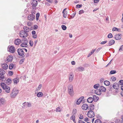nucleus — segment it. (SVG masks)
Here are the masks:
<instances>
[{
  "mask_svg": "<svg viewBox=\"0 0 123 123\" xmlns=\"http://www.w3.org/2000/svg\"><path fill=\"white\" fill-rule=\"evenodd\" d=\"M19 92V91L16 88H14L12 90L11 94L10 97L12 98H15Z\"/></svg>",
  "mask_w": 123,
  "mask_h": 123,
  "instance_id": "1",
  "label": "nucleus"
},
{
  "mask_svg": "<svg viewBox=\"0 0 123 123\" xmlns=\"http://www.w3.org/2000/svg\"><path fill=\"white\" fill-rule=\"evenodd\" d=\"M0 85L5 92L7 93L10 92V87L8 86L6 84L4 83H1Z\"/></svg>",
  "mask_w": 123,
  "mask_h": 123,
  "instance_id": "2",
  "label": "nucleus"
},
{
  "mask_svg": "<svg viewBox=\"0 0 123 123\" xmlns=\"http://www.w3.org/2000/svg\"><path fill=\"white\" fill-rule=\"evenodd\" d=\"M68 93L71 96H73L74 94V92L73 89V86L71 84H69L68 87Z\"/></svg>",
  "mask_w": 123,
  "mask_h": 123,
  "instance_id": "3",
  "label": "nucleus"
},
{
  "mask_svg": "<svg viewBox=\"0 0 123 123\" xmlns=\"http://www.w3.org/2000/svg\"><path fill=\"white\" fill-rule=\"evenodd\" d=\"M28 43V40L26 38H25L22 41V43L21 44V46L22 47H27L28 46L27 45Z\"/></svg>",
  "mask_w": 123,
  "mask_h": 123,
  "instance_id": "4",
  "label": "nucleus"
},
{
  "mask_svg": "<svg viewBox=\"0 0 123 123\" xmlns=\"http://www.w3.org/2000/svg\"><path fill=\"white\" fill-rule=\"evenodd\" d=\"M19 35L21 37H26L28 35L23 30L20 31L19 33Z\"/></svg>",
  "mask_w": 123,
  "mask_h": 123,
  "instance_id": "5",
  "label": "nucleus"
},
{
  "mask_svg": "<svg viewBox=\"0 0 123 123\" xmlns=\"http://www.w3.org/2000/svg\"><path fill=\"white\" fill-rule=\"evenodd\" d=\"M18 54L22 58H24L25 55H24V52L23 49H19L17 50Z\"/></svg>",
  "mask_w": 123,
  "mask_h": 123,
  "instance_id": "6",
  "label": "nucleus"
},
{
  "mask_svg": "<svg viewBox=\"0 0 123 123\" xmlns=\"http://www.w3.org/2000/svg\"><path fill=\"white\" fill-rule=\"evenodd\" d=\"M87 115L90 118H93L95 116L94 112L92 110H90L88 112Z\"/></svg>",
  "mask_w": 123,
  "mask_h": 123,
  "instance_id": "7",
  "label": "nucleus"
},
{
  "mask_svg": "<svg viewBox=\"0 0 123 123\" xmlns=\"http://www.w3.org/2000/svg\"><path fill=\"white\" fill-rule=\"evenodd\" d=\"M5 73V71L2 69L0 68V80H2L4 78V76H2Z\"/></svg>",
  "mask_w": 123,
  "mask_h": 123,
  "instance_id": "8",
  "label": "nucleus"
},
{
  "mask_svg": "<svg viewBox=\"0 0 123 123\" xmlns=\"http://www.w3.org/2000/svg\"><path fill=\"white\" fill-rule=\"evenodd\" d=\"M8 51L11 53H13L15 51V49L14 47L13 46H8Z\"/></svg>",
  "mask_w": 123,
  "mask_h": 123,
  "instance_id": "9",
  "label": "nucleus"
},
{
  "mask_svg": "<svg viewBox=\"0 0 123 123\" xmlns=\"http://www.w3.org/2000/svg\"><path fill=\"white\" fill-rule=\"evenodd\" d=\"M74 75L72 73H70L68 75L69 81L72 82L74 79Z\"/></svg>",
  "mask_w": 123,
  "mask_h": 123,
  "instance_id": "10",
  "label": "nucleus"
},
{
  "mask_svg": "<svg viewBox=\"0 0 123 123\" xmlns=\"http://www.w3.org/2000/svg\"><path fill=\"white\" fill-rule=\"evenodd\" d=\"M35 18V15L33 14L29 15L28 17V19L30 21H32Z\"/></svg>",
  "mask_w": 123,
  "mask_h": 123,
  "instance_id": "11",
  "label": "nucleus"
},
{
  "mask_svg": "<svg viewBox=\"0 0 123 123\" xmlns=\"http://www.w3.org/2000/svg\"><path fill=\"white\" fill-rule=\"evenodd\" d=\"M31 3L33 7H35L37 5L38 2L35 0H32Z\"/></svg>",
  "mask_w": 123,
  "mask_h": 123,
  "instance_id": "12",
  "label": "nucleus"
},
{
  "mask_svg": "<svg viewBox=\"0 0 123 123\" xmlns=\"http://www.w3.org/2000/svg\"><path fill=\"white\" fill-rule=\"evenodd\" d=\"M6 103V100L5 99L3 98H0V106L4 105Z\"/></svg>",
  "mask_w": 123,
  "mask_h": 123,
  "instance_id": "13",
  "label": "nucleus"
},
{
  "mask_svg": "<svg viewBox=\"0 0 123 123\" xmlns=\"http://www.w3.org/2000/svg\"><path fill=\"white\" fill-rule=\"evenodd\" d=\"M24 31L27 34H28V33L31 30H32V29L30 28L29 27L27 26H24L23 27Z\"/></svg>",
  "mask_w": 123,
  "mask_h": 123,
  "instance_id": "14",
  "label": "nucleus"
},
{
  "mask_svg": "<svg viewBox=\"0 0 123 123\" xmlns=\"http://www.w3.org/2000/svg\"><path fill=\"white\" fill-rule=\"evenodd\" d=\"M121 34H117L115 35V38L116 40H119L121 39Z\"/></svg>",
  "mask_w": 123,
  "mask_h": 123,
  "instance_id": "15",
  "label": "nucleus"
},
{
  "mask_svg": "<svg viewBox=\"0 0 123 123\" xmlns=\"http://www.w3.org/2000/svg\"><path fill=\"white\" fill-rule=\"evenodd\" d=\"M84 98V97H80L76 101V104L77 105H79L81 102L82 101Z\"/></svg>",
  "mask_w": 123,
  "mask_h": 123,
  "instance_id": "16",
  "label": "nucleus"
},
{
  "mask_svg": "<svg viewBox=\"0 0 123 123\" xmlns=\"http://www.w3.org/2000/svg\"><path fill=\"white\" fill-rule=\"evenodd\" d=\"M21 40L19 39H17L14 41V43L16 45H18L21 43Z\"/></svg>",
  "mask_w": 123,
  "mask_h": 123,
  "instance_id": "17",
  "label": "nucleus"
},
{
  "mask_svg": "<svg viewBox=\"0 0 123 123\" xmlns=\"http://www.w3.org/2000/svg\"><path fill=\"white\" fill-rule=\"evenodd\" d=\"M112 87L116 89H118L119 88V85L117 83H114L112 86Z\"/></svg>",
  "mask_w": 123,
  "mask_h": 123,
  "instance_id": "18",
  "label": "nucleus"
},
{
  "mask_svg": "<svg viewBox=\"0 0 123 123\" xmlns=\"http://www.w3.org/2000/svg\"><path fill=\"white\" fill-rule=\"evenodd\" d=\"M13 59V57L12 55H9L7 58V61L8 62H11Z\"/></svg>",
  "mask_w": 123,
  "mask_h": 123,
  "instance_id": "19",
  "label": "nucleus"
},
{
  "mask_svg": "<svg viewBox=\"0 0 123 123\" xmlns=\"http://www.w3.org/2000/svg\"><path fill=\"white\" fill-rule=\"evenodd\" d=\"M82 108L83 110H86L88 108V106L86 104H84L82 106Z\"/></svg>",
  "mask_w": 123,
  "mask_h": 123,
  "instance_id": "20",
  "label": "nucleus"
},
{
  "mask_svg": "<svg viewBox=\"0 0 123 123\" xmlns=\"http://www.w3.org/2000/svg\"><path fill=\"white\" fill-rule=\"evenodd\" d=\"M1 66L2 68L5 70L8 67L7 65L5 63L2 64Z\"/></svg>",
  "mask_w": 123,
  "mask_h": 123,
  "instance_id": "21",
  "label": "nucleus"
},
{
  "mask_svg": "<svg viewBox=\"0 0 123 123\" xmlns=\"http://www.w3.org/2000/svg\"><path fill=\"white\" fill-rule=\"evenodd\" d=\"M12 81V80L11 78H8L6 80H5V82L8 85L11 84Z\"/></svg>",
  "mask_w": 123,
  "mask_h": 123,
  "instance_id": "22",
  "label": "nucleus"
},
{
  "mask_svg": "<svg viewBox=\"0 0 123 123\" xmlns=\"http://www.w3.org/2000/svg\"><path fill=\"white\" fill-rule=\"evenodd\" d=\"M115 41L113 40H110L108 43V45L107 46H110L113 45L115 43Z\"/></svg>",
  "mask_w": 123,
  "mask_h": 123,
  "instance_id": "23",
  "label": "nucleus"
},
{
  "mask_svg": "<svg viewBox=\"0 0 123 123\" xmlns=\"http://www.w3.org/2000/svg\"><path fill=\"white\" fill-rule=\"evenodd\" d=\"M92 98L94 102H97L99 99L98 97L96 95H93Z\"/></svg>",
  "mask_w": 123,
  "mask_h": 123,
  "instance_id": "24",
  "label": "nucleus"
},
{
  "mask_svg": "<svg viewBox=\"0 0 123 123\" xmlns=\"http://www.w3.org/2000/svg\"><path fill=\"white\" fill-rule=\"evenodd\" d=\"M95 94L98 95H100L101 94V92L99 89L95 91Z\"/></svg>",
  "mask_w": 123,
  "mask_h": 123,
  "instance_id": "25",
  "label": "nucleus"
},
{
  "mask_svg": "<svg viewBox=\"0 0 123 123\" xmlns=\"http://www.w3.org/2000/svg\"><path fill=\"white\" fill-rule=\"evenodd\" d=\"M19 79L18 78H16L13 80L14 83V84H17L19 81Z\"/></svg>",
  "mask_w": 123,
  "mask_h": 123,
  "instance_id": "26",
  "label": "nucleus"
},
{
  "mask_svg": "<svg viewBox=\"0 0 123 123\" xmlns=\"http://www.w3.org/2000/svg\"><path fill=\"white\" fill-rule=\"evenodd\" d=\"M101 92H105L106 91V89L103 86H100L99 88Z\"/></svg>",
  "mask_w": 123,
  "mask_h": 123,
  "instance_id": "27",
  "label": "nucleus"
},
{
  "mask_svg": "<svg viewBox=\"0 0 123 123\" xmlns=\"http://www.w3.org/2000/svg\"><path fill=\"white\" fill-rule=\"evenodd\" d=\"M93 99L92 97H89L87 100V102L90 103H92L93 101Z\"/></svg>",
  "mask_w": 123,
  "mask_h": 123,
  "instance_id": "28",
  "label": "nucleus"
},
{
  "mask_svg": "<svg viewBox=\"0 0 123 123\" xmlns=\"http://www.w3.org/2000/svg\"><path fill=\"white\" fill-rule=\"evenodd\" d=\"M71 120L73 121L74 123H76L75 120V116L74 115H73L70 117Z\"/></svg>",
  "mask_w": 123,
  "mask_h": 123,
  "instance_id": "29",
  "label": "nucleus"
},
{
  "mask_svg": "<svg viewBox=\"0 0 123 123\" xmlns=\"http://www.w3.org/2000/svg\"><path fill=\"white\" fill-rule=\"evenodd\" d=\"M77 70L80 71H82L84 70V68L82 67H79L77 68Z\"/></svg>",
  "mask_w": 123,
  "mask_h": 123,
  "instance_id": "30",
  "label": "nucleus"
},
{
  "mask_svg": "<svg viewBox=\"0 0 123 123\" xmlns=\"http://www.w3.org/2000/svg\"><path fill=\"white\" fill-rule=\"evenodd\" d=\"M94 105L92 104L89 107V108L90 110H92V111L94 110Z\"/></svg>",
  "mask_w": 123,
  "mask_h": 123,
  "instance_id": "31",
  "label": "nucleus"
},
{
  "mask_svg": "<svg viewBox=\"0 0 123 123\" xmlns=\"http://www.w3.org/2000/svg\"><path fill=\"white\" fill-rule=\"evenodd\" d=\"M43 95V93L41 92H39L37 94V96L38 97H41Z\"/></svg>",
  "mask_w": 123,
  "mask_h": 123,
  "instance_id": "32",
  "label": "nucleus"
},
{
  "mask_svg": "<svg viewBox=\"0 0 123 123\" xmlns=\"http://www.w3.org/2000/svg\"><path fill=\"white\" fill-rule=\"evenodd\" d=\"M42 86V85L41 84H40L38 86L37 88L35 90V93H36L39 90Z\"/></svg>",
  "mask_w": 123,
  "mask_h": 123,
  "instance_id": "33",
  "label": "nucleus"
},
{
  "mask_svg": "<svg viewBox=\"0 0 123 123\" xmlns=\"http://www.w3.org/2000/svg\"><path fill=\"white\" fill-rule=\"evenodd\" d=\"M104 83L106 86H109L110 84V82L108 81H105L104 82Z\"/></svg>",
  "mask_w": 123,
  "mask_h": 123,
  "instance_id": "34",
  "label": "nucleus"
},
{
  "mask_svg": "<svg viewBox=\"0 0 123 123\" xmlns=\"http://www.w3.org/2000/svg\"><path fill=\"white\" fill-rule=\"evenodd\" d=\"M77 112V111L74 108L73 110L72 113L73 114V115H74L76 114Z\"/></svg>",
  "mask_w": 123,
  "mask_h": 123,
  "instance_id": "35",
  "label": "nucleus"
},
{
  "mask_svg": "<svg viewBox=\"0 0 123 123\" xmlns=\"http://www.w3.org/2000/svg\"><path fill=\"white\" fill-rule=\"evenodd\" d=\"M99 86V84H96L94 85L93 87L95 89H97Z\"/></svg>",
  "mask_w": 123,
  "mask_h": 123,
  "instance_id": "36",
  "label": "nucleus"
},
{
  "mask_svg": "<svg viewBox=\"0 0 123 123\" xmlns=\"http://www.w3.org/2000/svg\"><path fill=\"white\" fill-rule=\"evenodd\" d=\"M61 109L60 107H58L56 109V111L57 112H59L61 111Z\"/></svg>",
  "mask_w": 123,
  "mask_h": 123,
  "instance_id": "37",
  "label": "nucleus"
},
{
  "mask_svg": "<svg viewBox=\"0 0 123 123\" xmlns=\"http://www.w3.org/2000/svg\"><path fill=\"white\" fill-rule=\"evenodd\" d=\"M38 26L37 25H34L33 26L31 27V28L34 30H36L37 29Z\"/></svg>",
  "mask_w": 123,
  "mask_h": 123,
  "instance_id": "38",
  "label": "nucleus"
},
{
  "mask_svg": "<svg viewBox=\"0 0 123 123\" xmlns=\"http://www.w3.org/2000/svg\"><path fill=\"white\" fill-rule=\"evenodd\" d=\"M25 60V59L24 58H23L22 59H21L19 62V64H22L24 62Z\"/></svg>",
  "mask_w": 123,
  "mask_h": 123,
  "instance_id": "39",
  "label": "nucleus"
},
{
  "mask_svg": "<svg viewBox=\"0 0 123 123\" xmlns=\"http://www.w3.org/2000/svg\"><path fill=\"white\" fill-rule=\"evenodd\" d=\"M61 27L62 29L64 30H65L66 29L67 27L66 26L64 25H62Z\"/></svg>",
  "mask_w": 123,
  "mask_h": 123,
  "instance_id": "40",
  "label": "nucleus"
},
{
  "mask_svg": "<svg viewBox=\"0 0 123 123\" xmlns=\"http://www.w3.org/2000/svg\"><path fill=\"white\" fill-rule=\"evenodd\" d=\"M40 16V14L39 13H37L36 14V20H38L39 17Z\"/></svg>",
  "mask_w": 123,
  "mask_h": 123,
  "instance_id": "41",
  "label": "nucleus"
},
{
  "mask_svg": "<svg viewBox=\"0 0 123 123\" xmlns=\"http://www.w3.org/2000/svg\"><path fill=\"white\" fill-rule=\"evenodd\" d=\"M63 16L64 18H66L67 15V11L63 13Z\"/></svg>",
  "mask_w": 123,
  "mask_h": 123,
  "instance_id": "42",
  "label": "nucleus"
},
{
  "mask_svg": "<svg viewBox=\"0 0 123 123\" xmlns=\"http://www.w3.org/2000/svg\"><path fill=\"white\" fill-rule=\"evenodd\" d=\"M95 123H102V122L99 119H97L95 121Z\"/></svg>",
  "mask_w": 123,
  "mask_h": 123,
  "instance_id": "43",
  "label": "nucleus"
},
{
  "mask_svg": "<svg viewBox=\"0 0 123 123\" xmlns=\"http://www.w3.org/2000/svg\"><path fill=\"white\" fill-rule=\"evenodd\" d=\"M13 64H10L9 66V68L10 69H12L13 68Z\"/></svg>",
  "mask_w": 123,
  "mask_h": 123,
  "instance_id": "44",
  "label": "nucleus"
},
{
  "mask_svg": "<svg viewBox=\"0 0 123 123\" xmlns=\"http://www.w3.org/2000/svg\"><path fill=\"white\" fill-rule=\"evenodd\" d=\"M116 70H112L110 71V73L111 74H113L116 73Z\"/></svg>",
  "mask_w": 123,
  "mask_h": 123,
  "instance_id": "45",
  "label": "nucleus"
},
{
  "mask_svg": "<svg viewBox=\"0 0 123 123\" xmlns=\"http://www.w3.org/2000/svg\"><path fill=\"white\" fill-rule=\"evenodd\" d=\"M113 37V36L111 33H110L107 36V37L109 38H111Z\"/></svg>",
  "mask_w": 123,
  "mask_h": 123,
  "instance_id": "46",
  "label": "nucleus"
},
{
  "mask_svg": "<svg viewBox=\"0 0 123 123\" xmlns=\"http://www.w3.org/2000/svg\"><path fill=\"white\" fill-rule=\"evenodd\" d=\"M123 50V45H122L120 48L119 51L121 52Z\"/></svg>",
  "mask_w": 123,
  "mask_h": 123,
  "instance_id": "47",
  "label": "nucleus"
},
{
  "mask_svg": "<svg viewBox=\"0 0 123 123\" xmlns=\"http://www.w3.org/2000/svg\"><path fill=\"white\" fill-rule=\"evenodd\" d=\"M29 43L31 46L32 47L33 46V43L32 41L31 40H30Z\"/></svg>",
  "mask_w": 123,
  "mask_h": 123,
  "instance_id": "48",
  "label": "nucleus"
},
{
  "mask_svg": "<svg viewBox=\"0 0 123 123\" xmlns=\"http://www.w3.org/2000/svg\"><path fill=\"white\" fill-rule=\"evenodd\" d=\"M84 12V10H81L79 11V14H81Z\"/></svg>",
  "mask_w": 123,
  "mask_h": 123,
  "instance_id": "49",
  "label": "nucleus"
},
{
  "mask_svg": "<svg viewBox=\"0 0 123 123\" xmlns=\"http://www.w3.org/2000/svg\"><path fill=\"white\" fill-rule=\"evenodd\" d=\"M13 74V72L11 71H9L8 72V74L9 76H12Z\"/></svg>",
  "mask_w": 123,
  "mask_h": 123,
  "instance_id": "50",
  "label": "nucleus"
},
{
  "mask_svg": "<svg viewBox=\"0 0 123 123\" xmlns=\"http://www.w3.org/2000/svg\"><path fill=\"white\" fill-rule=\"evenodd\" d=\"M111 79H112V81H114L116 80V78L115 77L112 76L111 77Z\"/></svg>",
  "mask_w": 123,
  "mask_h": 123,
  "instance_id": "51",
  "label": "nucleus"
},
{
  "mask_svg": "<svg viewBox=\"0 0 123 123\" xmlns=\"http://www.w3.org/2000/svg\"><path fill=\"white\" fill-rule=\"evenodd\" d=\"M27 106L28 107H31V103L27 102Z\"/></svg>",
  "mask_w": 123,
  "mask_h": 123,
  "instance_id": "52",
  "label": "nucleus"
},
{
  "mask_svg": "<svg viewBox=\"0 0 123 123\" xmlns=\"http://www.w3.org/2000/svg\"><path fill=\"white\" fill-rule=\"evenodd\" d=\"M119 84L120 85H123V80H121L119 81Z\"/></svg>",
  "mask_w": 123,
  "mask_h": 123,
  "instance_id": "53",
  "label": "nucleus"
},
{
  "mask_svg": "<svg viewBox=\"0 0 123 123\" xmlns=\"http://www.w3.org/2000/svg\"><path fill=\"white\" fill-rule=\"evenodd\" d=\"M82 4L79 5L78 4L76 5V8H80L82 6Z\"/></svg>",
  "mask_w": 123,
  "mask_h": 123,
  "instance_id": "54",
  "label": "nucleus"
},
{
  "mask_svg": "<svg viewBox=\"0 0 123 123\" xmlns=\"http://www.w3.org/2000/svg\"><path fill=\"white\" fill-rule=\"evenodd\" d=\"M23 105L24 106V107H26L27 106V102H25L24 103H23Z\"/></svg>",
  "mask_w": 123,
  "mask_h": 123,
  "instance_id": "55",
  "label": "nucleus"
},
{
  "mask_svg": "<svg viewBox=\"0 0 123 123\" xmlns=\"http://www.w3.org/2000/svg\"><path fill=\"white\" fill-rule=\"evenodd\" d=\"M79 118L80 119H83L84 118V117L83 116V115L81 114L80 116L79 117Z\"/></svg>",
  "mask_w": 123,
  "mask_h": 123,
  "instance_id": "56",
  "label": "nucleus"
},
{
  "mask_svg": "<svg viewBox=\"0 0 123 123\" xmlns=\"http://www.w3.org/2000/svg\"><path fill=\"white\" fill-rule=\"evenodd\" d=\"M32 37L34 38H36L37 37V36L36 34L32 35Z\"/></svg>",
  "mask_w": 123,
  "mask_h": 123,
  "instance_id": "57",
  "label": "nucleus"
},
{
  "mask_svg": "<svg viewBox=\"0 0 123 123\" xmlns=\"http://www.w3.org/2000/svg\"><path fill=\"white\" fill-rule=\"evenodd\" d=\"M78 123H85L84 121H82L80 120H79Z\"/></svg>",
  "mask_w": 123,
  "mask_h": 123,
  "instance_id": "58",
  "label": "nucleus"
},
{
  "mask_svg": "<svg viewBox=\"0 0 123 123\" xmlns=\"http://www.w3.org/2000/svg\"><path fill=\"white\" fill-rule=\"evenodd\" d=\"M107 42V41H105L102 42L101 43V44H103L106 43Z\"/></svg>",
  "mask_w": 123,
  "mask_h": 123,
  "instance_id": "59",
  "label": "nucleus"
},
{
  "mask_svg": "<svg viewBox=\"0 0 123 123\" xmlns=\"http://www.w3.org/2000/svg\"><path fill=\"white\" fill-rule=\"evenodd\" d=\"M112 59L110 62L108 63V64L106 66V67H107L110 65L111 64V61L112 60Z\"/></svg>",
  "mask_w": 123,
  "mask_h": 123,
  "instance_id": "60",
  "label": "nucleus"
},
{
  "mask_svg": "<svg viewBox=\"0 0 123 123\" xmlns=\"http://www.w3.org/2000/svg\"><path fill=\"white\" fill-rule=\"evenodd\" d=\"M32 24L30 22H27V25L28 26H30Z\"/></svg>",
  "mask_w": 123,
  "mask_h": 123,
  "instance_id": "61",
  "label": "nucleus"
},
{
  "mask_svg": "<svg viewBox=\"0 0 123 123\" xmlns=\"http://www.w3.org/2000/svg\"><path fill=\"white\" fill-rule=\"evenodd\" d=\"M96 50V49H93L92 50V51L90 53L91 54H92Z\"/></svg>",
  "mask_w": 123,
  "mask_h": 123,
  "instance_id": "62",
  "label": "nucleus"
},
{
  "mask_svg": "<svg viewBox=\"0 0 123 123\" xmlns=\"http://www.w3.org/2000/svg\"><path fill=\"white\" fill-rule=\"evenodd\" d=\"M31 33L32 35H35V34H36V32L35 31H32Z\"/></svg>",
  "mask_w": 123,
  "mask_h": 123,
  "instance_id": "63",
  "label": "nucleus"
},
{
  "mask_svg": "<svg viewBox=\"0 0 123 123\" xmlns=\"http://www.w3.org/2000/svg\"><path fill=\"white\" fill-rule=\"evenodd\" d=\"M122 120L121 122V123H123V115H122L121 117Z\"/></svg>",
  "mask_w": 123,
  "mask_h": 123,
  "instance_id": "64",
  "label": "nucleus"
}]
</instances>
